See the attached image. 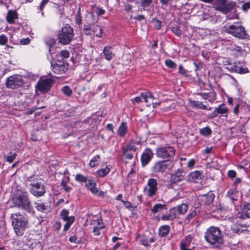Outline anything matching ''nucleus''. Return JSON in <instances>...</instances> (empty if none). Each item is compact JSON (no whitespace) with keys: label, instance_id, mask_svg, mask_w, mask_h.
<instances>
[{"label":"nucleus","instance_id":"nucleus-1","mask_svg":"<svg viewBox=\"0 0 250 250\" xmlns=\"http://www.w3.org/2000/svg\"><path fill=\"white\" fill-rule=\"evenodd\" d=\"M204 238L212 248L221 249L224 246L223 234L218 227H209L205 232Z\"/></svg>","mask_w":250,"mask_h":250},{"label":"nucleus","instance_id":"nucleus-2","mask_svg":"<svg viewBox=\"0 0 250 250\" xmlns=\"http://www.w3.org/2000/svg\"><path fill=\"white\" fill-rule=\"evenodd\" d=\"M28 196V194L26 191L18 190L13 195L12 203L16 207L30 211L31 204Z\"/></svg>","mask_w":250,"mask_h":250},{"label":"nucleus","instance_id":"nucleus-3","mask_svg":"<svg viewBox=\"0 0 250 250\" xmlns=\"http://www.w3.org/2000/svg\"><path fill=\"white\" fill-rule=\"evenodd\" d=\"M27 184L30 186V192L35 197H40L44 195L46 192L43 183L35 176H31L26 180Z\"/></svg>","mask_w":250,"mask_h":250},{"label":"nucleus","instance_id":"nucleus-4","mask_svg":"<svg viewBox=\"0 0 250 250\" xmlns=\"http://www.w3.org/2000/svg\"><path fill=\"white\" fill-rule=\"evenodd\" d=\"M74 37L72 27L69 24H65L62 27L61 32L59 34L58 41L62 44H69Z\"/></svg>","mask_w":250,"mask_h":250},{"label":"nucleus","instance_id":"nucleus-5","mask_svg":"<svg viewBox=\"0 0 250 250\" xmlns=\"http://www.w3.org/2000/svg\"><path fill=\"white\" fill-rule=\"evenodd\" d=\"M225 31L226 32L240 39H244L247 36L244 28L238 23L225 27Z\"/></svg>","mask_w":250,"mask_h":250},{"label":"nucleus","instance_id":"nucleus-6","mask_svg":"<svg viewBox=\"0 0 250 250\" xmlns=\"http://www.w3.org/2000/svg\"><path fill=\"white\" fill-rule=\"evenodd\" d=\"M13 218L12 223L14 229L16 233L18 234L20 230L22 231L24 228L27 225L28 222L26 218L19 213H14L12 214Z\"/></svg>","mask_w":250,"mask_h":250},{"label":"nucleus","instance_id":"nucleus-7","mask_svg":"<svg viewBox=\"0 0 250 250\" xmlns=\"http://www.w3.org/2000/svg\"><path fill=\"white\" fill-rule=\"evenodd\" d=\"M157 190V180L154 178H149L146 186L144 188V194L149 197H152L156 194Z\"/></svg>","mask_w":250,"mask_h":250},{"label":"nucleus","instance_id":"nucleus-8","mask_svg":"<svg viewBox=\"0 0 250 250\" xmlns=\"http://www.w3.org/2000/svg\"><path fill=\"white\" fill-rule=\"evenodd\" d=\"M175 154V149L171 146H164L156 148V156L162 159H171Z\"/></svg>","mask_w":250,"mask_h":250},{"label":"nucleus","instance_id":"nucleus-9","mask_svg":"<svg viewBox=\"0 0 250 250\" xmlns=\"http://www.w3.org/2000/svg\"><path fill=\"white\" fill-rule=\"evenodd\" d=\"M172 164L168 161H160L155 163L151 168L153 173H164L171 168Z\"/></svg>","mask_w":250,"mask_h":250},{"label":"nucleus","instance_id":"nucleus-10","mask_svg":"<svg viewBox=\"0 0 250 250\" xmlns=\"http://www.w3.org/2000/svg\"><path fill=\"white\" fill-rule=\"evenodd\" d=\"M23 81L21 76L15 75L8 77L6 82V86L9 88H17L21 86Z\"/></svg>","mask_w":250,"mask_h":250},{"label":"nucleus","instance_id":"nucleus-11","mask_svg":"<svg viewBox=\"0 0 250 250\" xmlns=\"http://www.w3.org/2000/svg\"><path fill=\"white\" fill-rule=\"evenodd\" d=\"M53 84V81L50 78L40 80L36 86V90L42 93H46Z\"/></svg>","mask_w":250,"mask_h":250},{"label":"nucleus","instance_id":"nucleus-12","mask_svg":"<svg viewBox=\"0 0 250 250\" xmlns=\"http://www.w3.org/2000/svg\"><path fill=\"white\" fill-rule=\"evenodd\" d=\"M69 211L65 209H62L60 213L62 219L66 222L63 228L64 230H67L75 221L74 216H69Z\"/></svg>","mask_w":250,"mask_h":250},{"label":"nucleus","instance_id":"nucleus-13","mask_svg":"<svg viewBox=\"0 0 250 250\" xmlns=\"http://www.w3.org/2000/svg\"><path fill=\"white\" fill-rule=\"evenodd\" d=\"M51 66L53 72L57 74H63L68 69V65L60 60L55 63H52Z\"/></svg>","mask_w":250,"mask_h":250},{"label":"nucleus","instance_id":"nucleus-14","mask_svg":"<svg viewBox=\"0 0 250 250\" xmlns=\"http://www.w3.org/2000/svg\"><path fill=\"white\" fill-rule=\"evenodd\" d=\"M25 244L28 247L29 250H42L41 243L38 240L27 238Z\"/></svg>","mask_w":250,"mask_h":250},{"label":"nucleus","instance_id":"nucleus-15","mask_svg":"<svg viewBox=\"0 0 250 250\" xmlns=\"http://www.w3.org/2000/svg\"><path fill=\"white\" fill-rule=\"evenodd\" d=\"M153 156V153L150 149H146L142 154L141 161L143 167L147 165L151 160Z\"/></svg>","mask_w":250,"mask_h":250},{"label":"nucleus","instance_id":"nucleus-16","mask_svg":"<svg viewBox=\"0 0 250 250\" xmlns=\"http://www.w3.org/2000/svg\"><path fill=\"white\" fill-rule=\"evenodd\" d=\"M229 111V108H227L224 104H220L215 109V110L210 113L209 117L211 118H213L217 116L219 114H225L226 117H227V113Z\"/></svg>","mask_w":250,"mask_h":250},{"label":"nucleus","instance_id":"nucleus-17","mask_svg":"<svg viewBox=\"0 0 250 250\" xmlns=\"http://www.w3.org/2000/svg\"><path fill=\"white\" fill-rule=\"evenodd\" d=\"M141 96L143 97L144 101L146 103L147 106H150L151 103H153V101L156 100L155 98L150 92H146L141 93Z\"/></svg>","mask_w":250,"mask_h":250},{"label":"nucleus","instance_id":"nucleus-18","mask_svg":"<svg viewBox=\"0 0 250 250\" xmlns=\"http://www.w3.org/2000/svg\"><path fill=\"white\" fill-rule=\"evenodd\" d=\"M141 146L140 142L139 141L131 140L129 143L124 147L127 150L134 153L135 151Z\"/></svg>","mask_w":250,"mask_h":250},{"label":"nucleus","instance_id":"nucleus-19","mask_svg":"<svg viewBox=\"0 0 250 250\" xmlns=\"http://www.w3.org/2000/svg\"><path fill=\"white\" fill-rule=\"evenodd\" d=\"M247 217H250V204H247L244 206L243 212H238L236 215V218L245 219Z\"/></svg>","mask_w":250,"mask_h":250},{"label":"nucleus","instance_id":"nucleus-20","mask_svg":"<svg viewBox=\"0 0 250 250\" xmlns=\"http://www.w3.org/2000/svg\"><path fill=\"white\" fill-rule=\"evenodd\" d=\"M85 186L91 191V192L95 195H100V192L96 188V182L94 180H89L88 183Z\"/></svg>","mask_w":250,"mask_h":250},{"label":"nucleus","instance_id":"nucleus-21","mask_svg":"<svg viewBox=\"0 0 250 250\" xmlns=\"http://www.w3.org/2000/svg\"><path fill=\"white\" fill-rule=\"evenodd\" d=\"M232 69L235 72L240 74H245L249 72L248 69L244 67V65H242L239 63L237 64L236 62H235Z\"/></svg>","mask_w":250,"mask_h":250},{"label":"nucleus","instance_id":"nucleus-22","mask_svg":"<svg viewBox=\"0 0 250 250\" xmlns=\"http://www.w3.org/2000/svg\"><path fill=\"white\" fill-rule=\"evenodd\" d=\"M191 241V236L187 237L183 240L180 244L181 250H191L189 248L190 243Z\"/></svg>","mask_w":250,"mask_h":250},{"label":"nucleus","instance_id":"nucleus-23","mask_svg":"<svg viewBox=\"0 0 250 250\" xmlns=\"http://www.w3.org/2000/svg\"><path fill=\"white\" fill-rule=\"evenodd\" d=\"M211 3H212L216 9L222 12L224 9L226 0H213Z\"/></svg>","mask_w":250,"mask_h":250},{"label":"nucleus","instance_id":"nucleus-24","mask_svg":"<svg viewBox=\"0 0 250 250\" xmlns=\"http://www.w3.org/2000/svg\"><path fill=\"white\" fill-rule=\"evenodd\" d=\"M171 179L173 183H177L183 181L184 179L183 172L180 170H177L172 175Z\"/></svg>","mask_w":250,"mask_h":250},{"label":"nucleus","instance_id":"nucleus-25","mask_svg":"<svg viewBox=\"0 0 250 250\" xmlns=\"http://www.w3.org/2000/svg\"><path fill=\"white\" fill-rule=\"evenodd\" d=\"M231 229L233 232L239 234L246 231V227L240 224H236L232 226Z\"/></svg>","mask_w":250,"mask_h":250},{"label":"nucleus","instance_id":"nucleus-26","mask_svg":"<svg viewBox=\"0 0 250 250\" xmlns=\"http://www.w3.org/2000/svg\"><path fill=\"white\" fill-rule=\"evenodd\" d=\"M103 53L105 59L107 60H110L114 55L112 51V48L109 46H105L104 48Z\"/></svg>","mask_w":250,"mask_h":250},{"label":"nucleus","instance_id":"nucleus-27","mask_svg":"<svg viewBox=\"0 0 250 250\" xmlns=\"http://www.w3.org/2000/svg\"><path fill=\"white\" fill-rule=\"evenodd\" d=\"M139 242L141 244L144 245L145 247L149 246V243H152L154 242V239L153 238L151 237L150 238H146L145 236H141L139 237Z\"/></svg>","mask_w":250,"mask_h":250},{"label":"nucleus","instance_id":"nucleus-28","mask_svg":"<svg viewBox=\"0 0 250 250\" xmlns=\"http://www.w3.org/2000/svg\"><path fill=\"white\" fill-rule=\"evenodd\" d=\"M127 131V126L125 123L122 122L118 129V134L121 137H124Z\"/></svg>","mask_w":250,"mask_h":250},{"label":"nucleus","instance_id":"nucleus-29","mask_svg":"<svg viewBox=\"0 0 250 250\" xmlns=\"http://www.w3.org/2000/svg\"><path fill=\"white\" fill-rule=\"evenodd\" d=\"M18 18L17 12L14 11H9L6 17V20L9 23H13L15 19Z\"/></svg>","mask_w":250,"mask_h":250},{"label":"nucleus","instance_id":"nucleus-30","mask_svg":"<svg viewBox=\"0 0 250 250\" xmlns=\"http://www.w3.org/2000/svg\"><path fill=\"white\" fill-rule=\"evenodd\" d=\"M170 230V227L168 225L161 226L159 229V234L160 236L165 237L167 236Z\"/></svg>","mask_w":250,"mask_h":250},{"label":"nucleus","instance_id":"nucleus-31","mask_svg":"<svg viewBox=\"0 0 250 250\" xmlns=\"http://www.w3.org/2000/svg\"><path fill=\"white\" fill-rule=\"evenodd\" d=\"M165 209L166 207L165 204H157L153 207L151 211L153 213H156Z\"/></svg>","mask_w":250,"mask_h":250},{"label":"nucleus","instance_id":"nucleus-32","mask_svg":"<svg viewBox=\"0 0 250 250\" xmlns=\"http://www.w3.org/2000/svg\"><path fill=\"white\" fill-rule=\"evenodd\" d=\"M90 26H91V31L92 32V34H96V36L97 37H100L101 36L103 31V29L101 27L97 25H90Z\"/></svg>","mask_w":250,"mask_h":250},{"label":"nucleus","instance_id":"nucleus-33","mask_svg":"<svg viewBox=\"0 0 250 250\" xmlns=\"http://www.w3.org/2000/svg\"><path fill=\"white\" fill-rule=\"evenodd\" d=\"M228 195L232 201H236L238 197V191L235 189H230L228 192Z\"/></svg>","mask_w":250,"mask_h":250},{"label":"nucleus","instance_id":"nucleus-34","mask_svg":"<svg viewBox=\"0 0 250 250\" xmlns=\"http://www.w3.org/2000/svg\"><path fill=\"white\" fill-rule=\"evenodd\" d=\"M191 180L196 183H198L201 179V173L198 171H195L190 173Z\"/></svg>","mask_w":250,"mask_h":250},{"label":"nucleus","instance_id":"nucleus-35","mask_svg":"<svg viewBox=\"0 0 250 250\" xmlns=\"http://www.w3.org/2000/svg\"><path fill=\"white\" fill-rule=\"evenodd\" d=\"M235 3L233 1H228L226 0V3L224 5V9L223 10L222 12L224 13H227L230 10L232 9L235 7Z\"/></svg>","mask_w":250,"mask_h":250},{"label":"nucleus","instance_id":"nucleus-36","mask_svg":"<svg viewBox=\"0 0 250 250\" xmlns=\"http://www.w3.org/2000/svg\"><path fill=\"white\" fill-rule=\"evenodd\" d=\"M178 213L179 214H184L188 209V206L186 204H182L177 207H176Z\"/></svg>","mask_w":250,"mask_h":250},{"label":"nucleus","instance_id":"nucleus-37","mask_svg":"<svg viewBox=\"0 0 250 250\" xmlns=\"http://www.w3.org/2000/svg\"><path fill=\"white\" fill-rule=\"evenodd\" d=\"M35 205V208L39 211L45 212L48 209V206L41 202H36Z\"/></svg>","mask_w":250,"mask_h":250},{"label":"nucleus","instance_id":"nucleus-38","mask_svg":"<svg viewBox=\"0 0 250 250\" xmlns=\"http://www.w3.org/2000/svg\"><path fill=\"white\" fill-rule=\"evenodd\" d=\"M110 168L106 166L105 167L101 168L97 171V173L100 177H104L110 171Z\"/></svg>","mask_w":250,"mask_h":250},{"label":"nucleus","instance_id":"nucleus-39","mask_svg":"<svg viewBox=\"0 0 250 250\" xmlns=\"http://www.w3.org/2000/svg\"><path fill=\"white\" fill-rule=\"evenodd\" d=\"M199 133L204 136H209L212 133L211 129L208 126L201 128Z\"/></svg>","mask_w":250,"mask_h":250},{"label":"nucleus","instance_id":"nucleus-40","mask_svg":"<svg viewBox=\"0 0 250 250\" xmlns=\"http://www.w3.org/2000/svg\"><path fill=\"white\" fill-rule=\"evenodd\" d=\"M100 156L97 155L95 156L90 161L89 164V166L91 167H94L95 166H97L99 164V162L100 161Z\"/></svg>","mask_w":250,"mask_h":250},{"label":"nucleus","instance_id":"nucleus-41","mask_svg":"<svg viewBox=\"0 0 250 250\" xmlns=\"http://www.w3.org/2000/svg\"><path fill=\"white\" fill-rule=\"evenodd\" d=\"M193 105L197 108L204 109V110H211L210 107H209V108H208L207 106L206 105H204V104H203V103L202 102H200L199 101H194L193 102Z\"/></svg>","mask_w":250,"mask_h":250},{"label":"nucleus","instance_id":"nucleus-42","mask_svg":"<svg viewBox=\"0 0 250 250\" xmlns=\"http://www.w3.org/2000/svg\"><path fill=\"white\" fill-rule=\"evenodd\" d=\"M123 155L125 158L131 160L133 158V154L132 151H130L129 150H127L126 148L124 147Z\"/></svg>","mask_w":250,"mask_h":250},{"label":"nucleus","instance_id":"nucleus-43","mask_svg":"<svg viewBox=\"0 0 250 250\" xmlns=\"http://www.w3.org/2000/svg\"><path fill=\"white\" fill-rule=\"evenodd\" d=\"M62 92L67 96H70L72 91L70 88L68 86H64L62 88Z\"/></svg>","mask_w":250,"mask_h":250},{"label":"nucleus","instance_id":"nucleus-44","mask_svg":"<svg viewBox=\"0 0 250 250\" xmlns=\"http://www.w3.org/2000/svg\"><path fill=\"white\" fill-rule=\"evenodd\" d=\"M233 51L235 52L236 55L237 56L244 55L246 54L245 50L239 46H235L233 49Z\"/></svg>","mask_w":250,"mask_h":250},{"label":"nucleus","instance_id":"nucleus-45","mask_svg":"<svg viewBox=\"0 0 250 250\" xmlns=\"http://www.w3.org/2000/svg\"><path fill=\"white\" fill-rule=\"evenodd\" d=\"M75 180L79 182H86L87 178L84 175L79 174H77L75 177Z\"/></svg>","mask_w":250,"mask_h":250},{"label":"nucleus","instance_id":"nucleus-46","mask_svg":"<svg viewBox=\"0 0 250 250\" xmlns=\"http://www.w3.org/2000/svg\"><path fill=\"white\" fill-rule=\"evenodd\" d=\"M199 213V211L197 209H194L192 210L191 212H190L187 217V219L189 221L190 220L195 217L197 214Z\"/></svg>","mask_w":250,"mask_h":250},{"label":"nucleus","instance_id":"nucleus-47","mask_svg":"<svg viewBox=\"0 0 250 250\" xmlns=\"http://www.w3.org/2000/svg\"><path fill=\"white\" fill-rule=\"evenodd\" d=\"M17 154L16 153H10L9 155L6 156L5 160L9 163H12L15 159Z\"/></svg>","mask_w":250,"mask_h":250},{"label":"nucleus","instance_id":"nucleus-48","mask_svg":"<svg viewBox=\"0 0 250 250\" xmlns=\"http://www.w3.org/2000/svg\"><path fill=\"white\" fill-rule=\"evenodd\" d=\"M91 26L89 25H84L83 27V33L86 35H90L92 34L91 31Z\"/></svg>","mask_w":250,"mask_h":250},{"label":"nucleus","instance_id":"nucleus-49","mask_svg":"<svg viewBox=\"0 0 250 250\" xmlns=\"http://www.w3.org/2000/svg\"><path fill=\"white\" fill-rule=\"evenodd\" d=\"M171 30L174 34L178 37L181 36L182 35V31L178 27H172L171 28Z\"/></svg>","mask_w":250,"mask_h":250},{"label":"nucleus","instance_id":"nucleus-50","mask_svg":"<svg viewBox=\"0 0 250 250\" xmlns=\"http://www.w3.org/2000/svg\"><path fill=\"white\" fill-rule=\"evenodd\" d=\"M166 65L169 68H175L176 64L171 60H167L165 61Z\"/></svg>","mask_w":250,"mask_h":250},{"label":"nucleus","instance_id":"nucleus-51","mask_svg":"<svg viewBox=\"0 0 250 250\" xmlns=\"http://www.w3.org/2000/svg\"><path fill=\"white\" fill-rule=\"evenodd\" d=\"M8 42L7 37L4 34L0 35V44L4 45L6 44Z\"/></svg>","mask_w":250,"mask_h":250},{"label":"nucleus","instance_id":"nucleus-52","mask_svg":"<svg viewBox=\"0 0 250 250\" xmlns=\"http://www.w3.org/2000/svg\"><path fill=\"white\" fill-rule=\"evenodd\" d=\"M105 228V226L101 225L100 227H94L93 229V233L95 235H99L100 234V230Z\"/></svg>","mask_w":250,"mask_h":250},{"label":"nucleus","instance_id":"nucleus-53","mask_svg":"<svg viewBox=\"0 0 250 250\" xmlns=\"http://www.w3.org/2000/svg\"><path fill=\"white\" fill-rule=\"evenodd\" d=\"M169 213L171 215L173 219L177 217V214H178L176 207L170 209L169 210Z\"/></svg>","mask_w":250,"mask_h":250},{"label":"nucleus","instance_id":"nucleus-54","mask_svg":"<svg viewBox=\"0 0 250 250\" xmlns=\"http://www.w3.org/2000/svg\"><path fill=\"white\" fill-rule=\"evenodd\" d=\"M152 22L157 29H159L161 28L162 26L161 21L158 20L153 19Z\"/></svg>","mask_w":250,"mask_h":250},{"label":"nucleus","instance_id":"nucleus-55","mask_svg":"<svg viewBox=\"0 0 250 250\" xmlns=\"http://www.w3.org/2000/svg\"><path fill=\"white\" fill-rule=\"evenodd\" d=\"M152 0H142L141 2V5L144 7L149 6L152 3Z\"/></svg>","mask_w":250,"mask_h":250},{"label":"nucleus","instance_id":"nucleus-56","mask_svg":"<svg viewBox=\"0 0 250 250\" xmlns=\"http://www.w3.org/2000/svg\"><path fill=\"white\" fill-rule=\"evenodd\" d=\"M91 224L94 225V227H100L101 225L104 226L101 219H97L96 220H92Z\"/></svg>","mask_w":250,"mask_h":250},{"label":"nucleus","instance_id":"nucleus-57","mask_svg":"<svg viewBox=\"0 0 250 250\" xmlns=\"http://www.w3.org/2000/svg\"><path fill=\"white\" fill-rule=\"evenodd\" d=\"M44 107V106H43L33 107L32 108L29 109L28 111H27L26 114H28V115L32 114L35 110H36L37 109H42Z\"/></svg>","mask_w":250,"mask_h":250},{"label":"nucleus","instance_id":"nucleus-58","mask_svg":"<svg viewBox=\"0 0 250 250\" xmlns=\"http://www.w3.org/2000/svg\"><path fill=\"white\" fill-rule=\"evenodd\" d=\"M69 182V178L68 176H64L62 178L61 185L62 187L63 186H65V185H67V184Z\"/></svg>","mask_w":250,"mask_h":250},{"label":"nucleus","instance_id":"nucleus-59","mask_svg":"<svg viewBox=\"0 0 250 250\" xmlns=\"http://www.w3.org/2000/svg\"><path fill=\"white\" fill-rule=\"evenodd\" d=\"M161 218L162 220L164 221H169L173 220L169 213L162 215Z\"/></svg>","mask_w":250,"mask_h":250},{"label":"nucleus","instance_id":"nucleus-60","mask_svg":"<svg viewBox=\"0 0 250 250\" xmlns=\"http://www.w3.org/2000/svg\"><path fill=\"white\" fill-rule=\"evenodd\" d=\"M242 9L244 11H246L248 9H250V1L244 3L242 6Z\"/></svg>","mask_w":250,"mask_h":250},{"label":"nucleus","instance_id":"nucleus-61","mask_svg":"<svg viewBox=\"0 0 250 250\" xmlns=\"http://www.w3.org/2000/svg\"><path fill=\"white\" fill-rule=\"evenodd\" d=\"M136 163L135 161H133L132 164H131V169L128 173L129 174H131L134 173L136 171Z\"/></svg>","mask_w":250,"mask_h":250},{"label":"nucleus","instance_id":"nucleus-62","mask_svg":"<svg viewBox=\"0 0 250 250\" xmlns=\"http://www.w3.org/2000/svg\"><path fill=\"white\" fill-rule=\"evenodd\" d=\"M69 54V52L67 50H62L61 52V55L63 58H68Z\"/></svg>","mask_w":250,"mask_h":250},{"label":"nucleus","instance_id":"nucleus-63","mask_svg":"<svg viewBox=\"0 0 250 250\" xmlns=\"http://www.w3.org/2000/svg\"><path fill=\"white\" fill-rule=\"evenodd\" d=\"M30 42V39L28 38H23L20 40L21 44L22 45H26L29 43Z\"/></svg>","mask_w":250,"mask_h":250},{"label":"nucleus","instance_id":"nucleus-64","mask_svg":"<svg viewBox=\"0 0 250 250\" xmlns=\"http://www.w3.org/2000/svg\"><path fill=\"white\" fill-rule=\"evenodd\" d=\"M195 160L194 159H190L187 163V167L189 168H192L195 165Z\"/></svg>","mask_w":250,"mask_h":250}]
</instances>
